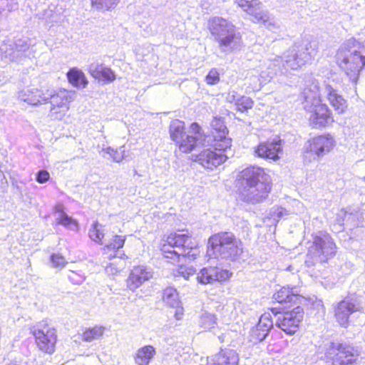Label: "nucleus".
<instances>
[{
  "label": "nucleus",
  "instance_id": "f257e3e1",
  "mask_svg": "<svg viewBox=\"0 0 365 365\" xmlns=\"http://www.w3.org/2000/svg\"><path fill=\"white\" fill-rule=\"evenodd\" d=\"M317 43L315 41H302L295 42L284 54L276 56L268 61L267 71H262L261 76L264 75L270 79L274 77H287L289 71L297 70L306 63H309L317 55Z\"/></svg>",
  "mask_w": 365,
  "mask_h": 365
},
{
  "label": "nucleus",
  "instance_id": "f03ea898",
  "mask_svg": "<svg viewBox=\"0 0 365 365\" xmlns=\"http://www.w3.org/2000/svg\"><path fill=\"white\" fill-rule=\"evenodd\" d=\"M240 184L242 200L251 204L261 202L268 196L272 187L270 176L257 166L242 170Z\"/></svg>",
  "mask_w": 365,
  "mask_h": 365
},
{
  "label": "nucleus",
  "instance_id": "7ed1b4c3",
  "mask_svg": "<svg viewBox=\"0 0 365 365\" xmlns=\"http://www.w3.org/2000/svg\"><path fill=\"white\" fill-rule=\"evenodd\" d=\"M336 58L339 67L356 85L360 71L365 66V40L360 41L354 38L346 40L338 49Z\"/></svg>",
  "mask_w": 365,
  "mask_h": 365
},
{
  "label": "nucleus",
  "instance_id": "20e7f679",
  "mask_svg": "<svg viewBox=\"0 0 365 365\" xmlns=\"http://www.w3.org/2000/svg\"><path fill=\"white\" fill-rule=\"evenodd\" d=\"M161 251L165 258L173 260L172 263H180L182 260H192L196 258L198 251L191 236L186 233H170L162 246Z\"/></svg>",
  "mask_w": 365,
  "mask_h": 365
},
{
  "label": "nucleus",
  "instance_id": "39448f33",
  "mask_svg": "<svg viewBox=\"0 0 365 365\" xmlns=\"http://www.w3.org/2000/svg\"><path fill=\"white\" fill-rule=\"evenodd\" d=\"M207 254L215 258L236 261L242 253V242L230 232L212 235L208 240Z\"/></svg>",
  "mask_w": 365,
  "mask_h": 365
},
{
  "label": "nucleus",
  "instance_id": "423d86ee",
  "mask_svg": "<svg viewBox=\"0 0 365 365\" xmlns=\"http://www.w3.org/2000/svg\"><path fill=\"white\" fill-rule=\"evenodd\" d=\"M211 35L218 43L219 48L224 53H231L240 48L241 36L235 26L221 17H214L209 21Z\"/></svg>",
  "mask_w": 365,
  "mask_h": 365
},
{
  "label": "nucleus",
  "instance_id": "0eeeda50",
  "mask_svg": "<svg viewBox=\"0 0 365 365\" xmlns=\"http://www.w3.org/2000/svg\"><path fill=\"white\" fill-rule=\"evenodd\" d=\"M169 133L173 141L178 145L183 153H190L205 140V135L197 123H192L186 133L185 123L178 119L173 120L169 126Z\"/></svg>",
  "mask_w": 365,
  "mask_h": 365
},
{
  "label": "nucleus",
  "instance_id": "6e6552de",
  "mask_svg": "<svg viewBox=\"0 0 365 365\" xmlns=\"http://www.w3.org/2000/svg\"><path fill=\"white\" fill-rule=\"evenodd\" d=\"M336 246L331 237L325 232H319L313 237L312 245L309 247L305 263L307 267L317 263H324L333 258Z\"/></svg>",
  "mask_w": 365,
  "mask_h": 365
},
{
  "label": "nucleus",
  "instance_id": "1a4fd4ad",
  "mask_svg": "<svg viewBox=\"0 0 365 365\" xmlns=\"http://www.w3.org/2000/svg\"><path fill=\"white\" fill-rule=\"evenodd\" d=\"M319 352L324 354L327 360L331 361L332 365H354L357 359V351L346 342L324 341L319 346Z\"/></svg>",
  "mask_w": 365,
  "mask_h": 365
},
{
  "label": "nucleus",
  "instance_id": "9d476101",
  "mask_svg": "<svg viewBox=\"0 0 365 365\" xmlns=\"http://www.w3.org/2000/svg\"><path fill=\"white\" fill-rule=\"evenodd\" d=\"M355 314L359 318V324L365 322L363 307L357 296H347L334 307V316L342 327H346L350 323V317H354Z\"/></svg>",
  "mask_w": 365,
  "mask_h": 365
},
{
  "label": "nucleus",
  "instance_id": "9b49d317",
  "mask_svg": "<svg viewBox=\"0 0 365 365\" xmlns=\"http://www.w3.org/2000/svg\"><path fill=\"white\" fill-rule=\"evenodd\" d=\"M76 92L66 89L57 92L47 90L43 94V101H50V111L48 115L51 119L61 120L69 109L68 104L73 101Z\"/></svg>",
  "mask_w": 365,
  "mask_h": 365
},
{
  "label": "nucleus",
  "instance_id": "f8f14e48",
  "mask_svg": "<svg viewBox=\"0 0 365 365\" xmlns=\"http://www.w3.org/2000/svg\"><path fill=\"white\" fill-rule=\"evenodd\" d=\"M211 135L207 136L210 143L212 138L211 145L215 150L228 152L233 155L232 150V139L227 137L228 129L225 125L224 118L214 117L210 123Z\"/></svg>",
  "mask_w": 365,
  "mask_h": 365
},
{
  "label": "nucleus",
  "instance_id": "ddd939ff",
  "mask_svg": "<svg viewBox=\"0 0 365 365\" xmlns=\"http://www.w3.org/2000/svg\"><path fill=\"white\" fill-rule=\"evenodd\" d=\"M275 324L288 335L294 334L304 318V309L297 306L290 311H283L275 315Z\"/></svg>",
  "mask_w": 365,
  "mask_h": 365
},
{
  "label": "nucleus",
  "instance_id": "4468645a",
  "mask_svg": "<svg viewBox=\"0 0 365 365\" xmlns=\"http://www.w3.org/2000/svg\"><path fill=\"white\" fill-rule=\"evenodd\" d=\"M304 110L309 112V125L313 128H322L331 125L334 122L332 113L325 103H304Z\"/></svg>",
  "mask_w": 365,
  "mask_h": 365
},
{
  "label": "nucleus",
  "instance_id": "2eb2a0df",
  "mask_svg": "<svg viewBox=\"0 0 365 365\" xmlns=\"http://www.w3.org/2000/svg\"><path fill=\"white\" fill-rule=\"evenodd\" d=\"M32 333L36 338L38 348L48 354L54 351L56 342V330L48 326L46 322H41L34 327Z\"/></svg>",
  "mask_w": 365,
  "mask_h": 365
},
{
  "label": "nucleus",
  "instance_id": "dca6fc26",
  "mask_svg": "<svg viewBox=\"0 0 365 365\" xmlns=\"http://www.w3.org/2000/svg\"><path fill=\"white\" fill-rule=\"evenodd\" d=\"M335 141L333 137L329 135H322L313 138L308 141V145L306 147L304 157L312 158L314 160L320 158L329 153L334 148Z\"/></svg>",
  "mask_w": 365,
  "mask_h": 365
},
{
  "label": "nucleus",
  "instance_id": "f3484780",
  "mask_svg": "<svg viewBox=\"0 0 365 365\" xmlns=\"http://www.w3.org/2000/svg\"><path fill=\"white\" fill-rule=\"evenodd\" d=\"M232 156L228 152L205 149L196 155L195 160L205 168L212 170Z\"/></svg>",
  "mask_w": 365,
  "mask_h": 365
},
{
  "label": "nucleus",
  "instance_id": "a211bd4d",
  "mask_svg": "<svg viewBox=\"0 0 365 365\" xmlns=\"http://www.w3.org/2000/svg\"><path fill=\"white\" fill-rule=\"evenodd\" d=\"M255 153L259 158L276 161L279 159V155L282 153V140L279 138H274L260 143L255 148Z\"/></svg>",
  "mask_w": 365,
  "mask_h": 365
},
{
  "label": "nucleus",
  "instance_id": "6ab92c4d",
  "mask_svg": "<svg viewBox=\"0 0 365 365\" xmlns=\"http://www.w3.org/2000/svg\"><path fill=\"white\" fill-rule=\"evenodd\" d=\"M334 81H324L322 93L338 113H344L347 108L346 101L339 93Z\"/></svg>",
  "mask_w": 365,
  "mask_h": 365
},
{
  "label": "nucleus",
  "instance_id": "aec40b11",
  "mask_svg": "<svg viewBox=\"0 0 365 365\" xmlns=\"http://www.w3.org/2000/svg\"><path fill=\"white\" fill-rule=\"evenodd\" d=\"M232 273L221 267H208L202 268L197 274L196 279L200 284H206L215 281L222 282L230 278Z\"/></svg>",
  "mask_w": 365,
  "mask_h": 365
},
{
  "label": "nucleus",
  "instance_id": "412c9836",
  "mask_svg": "<svg viewBox=\"0 0 365 365\" xmlns=\"http://www.w3.org/2000/svg\"><path fill=\"white\" fill-rule=\"evenodd\" d=\"M152 269L144 265L133 267L130 270L129 276L126 279L127 288L134 292L139 288L145 282L153 277Z\"/></svg>",
  "mask_w": 365,
  "mask_h": 365
},
{
  "label": "nucleus",
  "instance_id": "4be33fe9",
  "mask_svg": "<svg viewBox=\"0 0 365 365\" xmlns=\"http://www.w3.org/2000/svg\"><path fill=\"white\" fill-rule=\"evenodd\" d=\"M273 327V322L269 313L262 314L258 323L250 332V341L254 343L262 341L268 336L270 329Z\"/></svg>",
  "mask_w": 365,
  "mask_h": 365
},
{
  "label": "nucleus",
  "instance_id": "5701e85b",
  "mask_svg": "<svg viewBox=\"0 0 365 365\" xmlns=\"http://www.w3.org/2000/svg\"><path fill=\"white\" fill-rule=\"evenodd\" d=\"M298 288L296 287H282L273 295V299L279 304H297L300 299Z\"/></svg>",
  "mask_w": 365,
  "mask_h": 365
},
{
  "label": "nucleus",
  "instance_id": "b1692460",
  "mask_svg": "<svg viewBox=\"0 0 365 365\" xmlns=\"http://www.w3.org/2000/svg\"><path fill=\"white\" fill-rule=\"evenodd\" d=\"M89 73L96 79L106 83L113 82L115 75L113 70L102 63H93L89 66Z\"/></svg>",
  "mask_w": 365,
  "mask_h": 365
},
{
  "label": "nucleus",
  "instance_id": "393cba45",
  "mask_svg": "<svg viewBox=\"0 0 365 365\" xmlns=\"http://www.w3.org/2000/svg\"><path fill=\"white\" fill-rule=\"evenodd\" d=\"M252 16L255 22L263 24L272 32L277 33L280 30V22L268 11L262 10V8Z\"/></svg>",
  "mask_w": 365,
  "mask_h": 365
},
{
  "label": "nucleus",
  "instance_id": "a878e982",
  "mask_svg": "<svg viewBox=\"0 0 365 365\" xmlns=\"http://www.w3.org/2000/svg\"><path fill=\"white\" fill-rule=\"evenodd\" d=\"M238 355L232 349L222 350L208 361L209 365H237Z\"/></svg>",
  "mask_w": 365,
  "mask_h": 365
},
{
  "label": "nucleus",
  "instance_id": "bb28decb",
  "mask_svg": "<svg viewBox=\"0 0 365 365\" xmlns=\"http://www.w3.org/2000/svg\"><path fill=\"white\" fill-rule=\"evenodd\" d=\"M45 92L38 89H26L19 92L18 98L20 101L27 103L29 105L36 106L41 103Z\"/></svg>",
  "mask_w": 365,
  "mask_h": 365
},
{
  "label": "nucleus",
  "instance_id": "cd10ccee",
  "mask_svg": "<svg viewBox=\"0 0 365 365\" xmlns=\"http://www.w3.org/2000/svg\"><path fill=\"white\" fill-rule=\"evenodd\" d=\"M308 83H310L309 81ZM319 91L318 82L316 80H312L311 84H306L303 92L302 93V97L304 98L303 106L304 103H317L320 101L318 97V93Z\"/></svg>",
  "mask_w": 365,
  "mask_h": 365
},
{
  "label": "nucleus",
  "instance_id": "c85d7f7f",
  "mask_svg": "<svg viewBox=\"0 0 365 365\" xmlns=\"http://www.w3.org/2000/svg\"><path fill=\"white\" fill-rule=\"evenodd\" d=\"M155 354V349L151 345H146L140 348L134 356L135 363L137 365H148Z\"/></svg>",
  "mask_w": 365,
  "mask_h": 365
},
{
  "label": "nucleus",
  "instance_id": "c756f323",
  "mask_svg": "<svg viewBox=\"0 0 365 365\" xmlns=\"http://www.w3.org/2000/svg\"><path fill=\"white\" fill-rule=\"evenodd\" d=\"M125 242V236L115 235L108 243L106 244L104 247L105 250L115 252L113 255H110V259L112 257L123 258V257L125 256V254L120 251V249L124 246Z\"/></svg>",
  "mask_w": 365,
  "mask_h": 365
},
{
  "label": "nucleus",
  "instance_id": "7c9ffc66",
  "mask_svg": "<svg viewBox=\"0 0 365 365\" xmlns=\"http://www.w3.org/2000/svg\"><path fill=\"white\" fill-rule=\"evenodd\" d=\"M67 78L68 82L78 88H84L88 83L83 72L76 68H71L68 71Z\"/></svg>",
  "mask_w": 365,
  "mask_h": 365
},
{
  "label": "nucleus",
  "instance_id": "2f4dec72",
  "mask_svg": "<svg viewBox=\"0 0 365 365\" xmlns=\"http://www.w3.org/2000/svg\"><path fill=\"white\" fill-rule=\"evenodd\" d=\"M163 301L170 307L179 308L180 301L176 289L173 287H167L163 290Z\"/></svg>",
  "mask_w": 365,
  "mask_h": 365
},
{
  "label": "nucleus",
  "instance_id": "473e14b6",
  "mask_svg": "<svg viewBox=\"0 0 365 365\" xmlns=\"http://www.w3.org/2000/svg\"><path fill=\"white\" fill-rule=\"evenodd\" d=\"M235 2L250 16L256 14L262 5L258 0H235Z\"/></svg>",
  "mask_w": 365,
  "mask_h": 365
},
{
  "label": "nucleus",
  "instance_id": "72a5a7b5",
  "mask_svg": "<svg viewBox=\"0 0 365 365\" xmlns=\"http://www.w3.org/2000/svg\"><path fill=\"white\" fill-rule=\"evenodd\" d=\"M56 220L58 225H63L70 230L76 231L78 228V222L63 211L59 214Z\"/></svg>",
  "mask_w": 365,
  "mask_h": 365
},
{
  "label": "nucleus",
  "instance_id": "f704fd0d",
  "mask_svg": "<svg viewBox=\"0 0 365 365\" xmlns=\"http://www.w3.org/2000/svg\"><path fill=\"white\" fill-rule=\"evenodd\" d=\"M104 332V327L102 326H96L88 328L84 331L82 339L84 341L91 342L93 340L99 339Z\"/></svg>",
  "mask_w": 365,
  "mask_h": 365
},
{
  "label": "nucleus",
  "instance_id": "c9c22d12",
  "mask_svg": "<svg viewBox=\"0 0 365 365\" xmlns=\"http://www.w3.org/2000/svg\"><path fill=\"white\" fill-rule=\"evenodd\" d=\"M102 227V225L99 224L98 221H94L88 232L89 237L100 245H103L104 233L103 232Z\"/></svg>",
  "mask_w": 365,
  "mask_h": 365
},
{
  "label": "nucleus",
  "instance_id": "e433bc0d",
  "mask_svg": "<svg viewBox=\"0 0 365 365\" xmlns=\"http://www.w3.org/2000/svg\"><path fill=\"white\" fill-rule=\"evenodd\" d=\"M92 8L99 11H108L114 9L119 0H91Z\"/></svg>",
  "mask_w": 365,
  "mask_h": 365
},
{
  "label": "nucleus",
  "instance_id": "4c0bfd02",
  "mask_svg": "<svg viewBox=\"0 0 365 365\" xmlns=\"http://www.w3.org/2000/svg\"><path fill=\"white\" fill-rule=\"evenodd\" d=\"M216 317L214 314L205 312L200 317L199 325L204 329H210L216 324Z\"/></svg>",
  "mask_w": 365,
  "mask_h": 365
},
{
  "label": "nucleus",
  "instance_id": "58836bf2",
  "mask_svg": "<svg viewBox=\"0 0 365 365\" xmlns=\"http://www.w3.org/2000/svg\"><path fill=\"white\" fill-rule=\"evenodd\" d=\"M253 103L254 102L251 98L240 96L235 106L237 110L245 112L252 108Z\"/></svg>",
  "mask_w": 365,
  "mask_h": 365
},
{
  "label": "nucleus",
  "instance_id": "ea45409f",
  "mask_svg": "<svg viewBox=\"0 0 365 365\" xmlns=\"http://www.w3.org/2000/svg\"><path fill=\"white\" fill-rule=\"evenodd\" d=\"M195 273V269L192 266L179 264L176 269V276H181L185 279H188L190 276Z\"/></svg>",
  "mask_w": 365,
  "mask_h": 365
},
{
  "label": "nucleus",
  "instance_id": "a19ab883",
  "mask_svg": "<svg viewBox=\"0 0 365 365\" xmlns=\"http://www.w3.org/2000/svg\"><path fill=\"white\" fill-rule=\"evenodd\" d=\"M50 260L52 267L54 268H63L67 264V262L63 256L60 254H52L50 257Z\"/></svg>",
  "mask_w": 365,
  "mask_h": 365
},
{
  "label": "nucleus",
  "instance_id": "79ce46f5",
  "mask_svg": "<svg viewBox=\"0 0 365 365\" xmlns=\"http://www.w3.org/2000/svg\"><path fill=\"white\" fill-rule=\"evenodd\" d=\"M30 43L27 38H19L15 41L14 48L16 52H24L29 48Z\"/></svg>",
  "mask_w": 365,
  "mask_h": 365
},
{
  "label": "nucleus",
  "instance_id": "37998d69",
  "mask_svg": "<svg viewBox=\"0 0 365 365\" xmlns=\"http://www.w3.org/2000/svg\"><path fill=\"white\" fill-rule=\"evenodd\" d=\"M101 152H104L105 153L109 155V156L113 159V160L116 163H120L123 159V155L122 153H120L117 150H115L111 147L103 148Z\"/></svg>",
  "mask_w": 365,
  "mask_h": 365
},
{
  "label": "nucleus",
  "instance_id": "c03bdc74",
  "mask_svg": "<svg viewBox=\"0 0 365 365\" xmlns=\"http://www.w3.org/2000/svg\"><path fill=\"white\" fill-rule=\"evenodd\" d=\"M220 81V74L216 68H212L206 76V82L209 85H215Z\"/></svg>",
  "mask_w": 365,
  "mask_h": 365
},
{
  "label": "nucleus",
  "instance_id": "a18cd8bd",
  "mask_svg": "<svg viewBox=\"0 0 365 365\" xmlns=\"http://www.w3.org/2000/svg\"><path fill=\"white\" fill-rule=\"evenodd\" d=\"M50 179V174L46 170H40L36 175V180L38 183H45Z\"/></svg>",
  "mask_w": 365,
  "mask_h": 365
},
{
  "label": "nucleus",
  "instance_id": "49530a36",
  "mask_svg": "<svg viewBox=\"0 0 365 365\" xmlns=\"http://www.w3.org/2000/svg\"><path fill=\"white\" fill-rule=\"evenodd\" d=\"M240 96V95H239L237 92L232 91L227 93L226 100L227 102L234 103L236 106Z\"/></svg>",
  "mask_w": 365,
  "mask_h": 365
},
{
  "label": "nucleus",
  "instance_id": "de8ad7c7",
  "mask_svg": "<svg viewBox=\"0 0 365 365\" xmlns=\"http://www.w3.org/2000/svg\"><path fill=\"white\" fill-rule=\"evenodd\" d=\"M342 213L344 215V218L341 217L339 215H338L337 219H336L339 225H342L344 224V221L345 220V218H346L348 215L349 216L351 215V214H348L346 211H344V212L342 211Z\"/></svg>",
  "mask_w": 365,
  "mask_h": 365
},
{
  "label": "nucleus",
  "instance_id": "09e8293b",
  "mask_svg": "<svg viewBox=\"0 0 365 365\" xmlns=\"http://www.w3.org/2000/svg\"><path fill=\"white\" fill-rule=\"evenodd\" d=\"M175 314L176 318H177L178 319H180V318L178 317V314H179V313H178V310H177V311H176V312H175Z\"/></svg>",
  "mask_w": 365,
  "mask_h": 365
},
{
  "label": "nucleus",
  "instance_id": "8fccbe9b",
  "mask_svg": "<svg viewBox=\"0 0 365 365\" xmlns=\"http://www.w3.org/2000/svg\"><path fill=\"white\" fill-rule=\"evenodd\" d=\"M352 322V323H354V321H352V320L350 319V322Z\"/></svg>",
  "mask_w": 365,
  "mask_h": 365
}]
</instances>
